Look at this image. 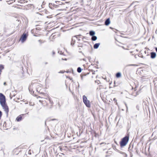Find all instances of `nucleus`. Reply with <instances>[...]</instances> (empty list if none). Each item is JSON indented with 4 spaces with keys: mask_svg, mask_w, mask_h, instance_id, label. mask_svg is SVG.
<instances>
[{
    "mask_svg": "<svg viewBox=\"0 0 157 157\" xmlns=\"http://www.w3.org/2000/svg\"><path fill=\"white\" fill-rule=\"evenodd\" d=\"M35 96L36 97L37 99H39V101L43 106L48 109L51 108L52 107L53 102L48 93H45L41 95H35Z\"/></svg>",
    "mask_w": 157,
    "mask_h": 157,
    "instance_id": "obj_1",
    "label": "nucleus"
},
{
    "mask_svg": "<svg viewBox=\"0 0 157 157\" xmlns=\"http://www.w3.org/2000/svg\"><path fill=\"white\" fill-rule=\"evenodd\" d=\"M45 80L46 86L44 88L43 85L37 82H35L32 84L29 87V89L30 91L32 92L33 90V88H35L37 92H38L39 93V95H43L46 93H47L45 89H47L49 87V85H47V78Z\"/></svg>",
    "mask_w": 157,
    "mask_h": 157,
    "instance_id": "obj_2",
    "label": "nucleus"
},
{
    "mask_svg": "<svg viewBox=\"0 0 157 157\" xmlns=\"http://www.w3.org/2000/svg\"><path fill=\"white\" fill-rule=\"evenodd\" d=\"M138 87V85H135V87L132 86L130 91L131 94L135 97L138 95L140 93L141 91V89L139 88Z\"/></svg>",
    "mask_w": 157,
    "mask_h": 157,
    "instance_id": "obj_3",
    "label": "nucleus"
},
{
    "mask_svg": "<svg viewBox=\"0 0 157 157\" xmlns=\"http://www.w3.org/2000/svg\"><path fill=\"white\" fill-rule=\"evenodd\" d=\"M129 139V136L127 135L121 139L119 144L121 147H123L125 146L128 143Z\"/></svg>",
    "mask_w": 157,
    "mask_h": 157,
    "instance_id": "obj_4",
    "label": "nucleus"
},
{
    "mask_svg": "<svg viewBox=\"0 0 157 157\" xmlns=\"http://www.w3.org/2000/svg\"><path fill=\"white\" fill-rule=\"evenodd\" d=\"M83 102L86 105L88 108L90 107V101L87 100V97L85 96H83Z\"/></svg>",
    "mask_w": 157,
    "mask_h": 157,
    "instance_id": "obj_5",
    "label": "nucleus"
},
{
    "mask_svg": "<svg viewBox=\"0 0 157 157\" xmlns=\"http://www.w3.org/2000/svg\"><path fill=\"white\" fill-rule=\"evenodd\" d=\"M0 103L1 105L6 104L5 96L2 94L0 93Z\"/></svg>",
    "mask_w": 157,
    "mask_h": 157,
    "instance_id": "obj_6",
    "label": "nucleus"
},
{
    "mask_svg": "<svg viewBox=\"0 0 157 157\" xmlns=\"http://www.w3.org/2000/svg\"><path fill=\"white\" fill-rule=\"evenodd\" d=\"M28 36V34L27 33H24L20 38V40L21 41V42L23 43L26 40Z\"/></svg>",
    "mask_w": 157,
    "mask_h": 157,
    "instance_id": "obj_7",
    "label": "nucleus"
},
{
    "mask_svg": "<svg viewBox=\"0 0 157 157\" xmlns=\"http://www.w3.org/2000/svg\"><path fill=\"white\" fill-rule=\"evenodd\" d=\"M10 122L9 121H5L3 124V126L5 129H8L10 127Z\"/></svg>",
    "mask_w": 157,
    "mask_h": 157,
    "instance_id": "obj_8",
    "label": "nucleus"
},
{
    "mask_svg": "<svg viewBox=\"0 0 157 157\" xmlns=\"http://www.w3.org/2000/svg\"><path fill=\"white\" fill-rule=\"evenodd\" d=\"M18 75L21 78H22L25 76L24 72L23 71V68H20L18 72Z\"/></svg>",
    "mask_w": 157,
    "mask_h": 157,
    "instance_id": "obj_9",
    "label": "nucleus"
},
{
    "mask_svg": "<svg viewBox=\"0 0 157 157\" xmlns=\"http://www.w3.org/2000/svg\"><path fill=\"white\" fill-rule=\"evenodd\" d=\"M1 105L3 107V109H4V110L6 113L7 115H8L9 112V109L8 107L6 104Z\"/></svg>",
    "mask_w": 157,
    "mask_h": 157,
    "instance_id": "obj_10",
    "label": "nucleus"
},
{
    "mask_svg": "<svg viewBox=\"0 0 157 157\" xmlns=\"http://www.w3.org/2000/svg\"><path fill=\"white\" fill-rule=\"evenodd\" d=\"M49 6L51 9H53L55 8H58L60 6L57 5V4H52V3H50L49 4Z\"/></svg>",
    "mask_w": 157,
    "mask_h": 157,
    "instance_id": "obj_11",
    "label": "nucleus"
},
{
    "mask_svg": "<svg viewBox=\"0 0 157 157\" xmlns=\"http://www.w3.org/2000/svg\"><path fill=\"white\" fill-rule=\"evenodd\" d=\"M78 36H75L73 37L72 39V41L71 42V44L72 45H74L76 43V40H78Z\"/></svg>",
    "mask_w": 157,
    "mask_h": 157,
    "instance_id": "obj_12",
    "label": "nucleus"
},
{
    "mask_svg": "<svg viewBox=\"0 0 157 157\" xmlns=\"http://www.w3.org/2000/svg\"><path fill=\"white\" fill-rule=\"evenodd\" d=\"M23 114H21L18 116L16 118V121L19 122L21 121L23 118Z\"/></svg>",
    "mask_w": 157,
    "mask_h": 157,
    "instance_id": "obj_13",
    "label": "nucleus"
},
{
    "mask_svg": "<svg viewBox=\"0 0 157 157\" xmlns=\"http://www.w3.org/2000/svg\"><path fill=\"white\" fill-rule=\"evenodd\" d=\"M56 37V35H55L54 34H52L49 37V39L51 41H53Z\"/></svg>",
    "mask_w": 157,
    "mask_h": 157,
    "instance_id": "obj_14",
    "label": "nucleus"
},
{
    "mask_svg": "<svg viewBox=\"0 0 157 157\" xmlns=\"http://www.w3.org/2000/svg\"><path fill=\"white\" fill-rule=\"evenodd\" d=\"M31 6V5L30 4H28V5H26L24 6V8L22 9H28L29 8H30Z\"/></svg>",
    "mask_w": 157,
    "mask_h": 157,
    "instance_id": "obj_15",
    "label": "nucleus"
},
{
    "mask_svg": "<svg viewBox=\"0 0 157 157\" xmlns=\"http://www.w3.org/2000/svg\"><path fill=\"white\" fill-rule=\"evenodd\" d=\"M17 1L20 4H24L28 2L27 1L25 0H18Z\"/></svg>",
    "mask_w": 157,
    "mask_h": 157,
    "instance_id": "obj_16",
    "label": "nucleus"
},
{
    "mask_svg": "<svg viewBox=\"0 0 157 157\" xmlns=\"http://www.w3.org/2000/svg\"><path fill=\"white\" fill-rule=\"evenodd\" d=\"M156 54L155 52H152L151 53V57L152 59H154L155 57Z\"/></svg>",
    "mask_w": 157,
    "mask_h": 157,
    "instance_id": "obj_17",
    "label": "nucleus"
},
{
    "mask_svg": "<svg viewBox=\"0 0 157 157\" xmlns=\"http://www.w3.org/2000/svg\"><path fill=\"white\" fill-rule=\"evenodd\" d=\"M110 23V21L109 18L107 19L105 22V25H108Z\"/></svg>",
    "mask_w": 157,
    "mask_h": 157,
    "instance_id": "obj_18",
    "label": "nucleus"
},
{
    "mask_svg": "<svg viewBox=\"0 0 157 157\" xmlns=\"http://www.w3.org/2000/svg\"><path fill=\"white\" fill-rule=\"evenodd\" d=\"M100 44L99 43L95 44L94 45V49H97V48L99 46Z\"/></svg>",
    "mask_w": 157,
    "mask_h": 157,
    "instance_id": "obj_19",
    "label": "nucleus"
},
{
    "mask_svg": "<svg viewBox=\"0 0 157 157\" xmlns=\"http://www.w3.org/2000/svg\"><path fill=\"white\" fill-rule=\"evenodd\" d=\"M116 76L117 78H119L121 77V74L120 73L118 72L116 74Z\"/></svg>",
    "mask_w": 157,
    "mask_h": 157,
    "instance_id": "obj_20",
    "label": "nucleus"
},
{
    "mask_svg": "<svg viewBox=\"0 0 157 157\" xmlns=\"http://www.w3.org/2000/svg\"><path fill=\"white\" fill-rule=\"evenodd\" d=\"M90 35L91 36H93L95 34V32L92 31H90Z\"/></svg>",
    "mask_w": 157,
    "mask_h": 157,
    "instance_id": "obj_21",
    "label": "nucleus"
},
{
    "mask_svg": "<svg viewBox=\"0 0 157 157\" xmlns=\"http://www.w3.org/2000/svg\"><path fill=\"white\" fill-rule=\"evenodd\" d=\"M97 39V37L95 36H93L91 38V40L93 41L96 40Z\"/></svg>",
    "mask_w": 157,
    "mask_h": 157,
    "instance_id": "obj_22",
    "label": "nucleus"
},
{
    "mask_svg": "<svg viewBox=\"0 0 157 157\" xmlns=\"http://www.w3.org/2000/svg\"><path fill=\"white\" fill-rule=\"evenodd\" d=\"M77 71L78 73H80L82 71V69L80 67L78 68Z\"/></svg>",
    "mask_w": 157,
    "mask_h": 157,
    "instance_id": "obj_23",
    "label": "nucleus"
},
{
    "mask_svg": "<svg viewBox=\"0 0 157 157\" xmlns=\"http://www.w3.org/2000/svg\"><path fill=\"white\" fill-rule=\"evenodd\" d=\"M56 3L57 4V5H59L60 6H62V3H60V2H56Z\"/></svg>",
    "mask_w": 157,
    "mask_h": 157,
    "instance_id": "obj_24",
    "label": "nucleus"
},
{
    "mask_svg": "<svg viewBox=\"0 0 157 157\" xmlns=\"http://www.w3.org/2000/svg\"><path fill=\"white\" fill-rule=\"evenodd\" d=\"M92 74H93V75L92 76V78H93V77H96L97 76L96 75H95V72L94 71V72H92Z\"/></svg>",
    "mask_w": 157,
    "mask_h": 157,
    "instance_id": "obj_25",
    "label": "nucleus"
},
{
    "mask_svg": "<svg viewBox=\"0 0 157 157\" xmlns=\"http://www.w3.org/2000/svg\"><path fill=\"white\" fill-rule=\"evenodd\" d=\"M67 59L66 58H62L61 59H59V61H60L61 60H67Z\"/></svg>",
    "mask_w": 157,
    "mask_h": 157,
    "instance_id": "obj_26",
    "label": "nucleus"
},
{
    "mask_svg": "<svg viewBox=\"0 0 157 157\" xmlns=\"http://www.w3.org/2000/svg\"><path fill=\"white\" fill-rule=\"evenodd\" d=\"M2 115V112L0 111V120L1 119Z\"/></svg>",
    "mask_w": 157,
    "mask_h": 157,
    "instance_id": "obj_27",
    "label": "nucleus"
},
{
    "mask_svg": "<svg viewBox=\"0 0 157 157\" xmlns=\"http://www.w3.org/2000/svg\"><path fill=\"white\" fill-rule=\"evenodd\" d=\"M67 78H68V79H70V80H72V78H70L69 77H67Z\"/></svg>",
    "mask_w": 157,
    "mask_h": 157,
    "instance_id": "obj_28",
    "label": "nucleus"
},
{
    "mask_svg": "<svg viewBox=\"0 0 157 157\" xmlns=\"http://www.w3.org/2000/svg\"><path fill=\"white\" fill-rule=\"evenodd\" d=\"M79 46L80 47H82L83 45L82 44H79Z\"/></svg>",
    "mask_w": 157,
    "mask_h": 157,
    "instance_id": "obj_29",
    "label": "nucleus"
},
{
    "mask_svg": "<svg viewBox=\"0 0 157 157\" xmlns=\"http://www.w3.org/2000/svg\"><path fill=\"white\" fill-rule=\"evenodd\" d=\"M64 9V8H61L60 9H59V10H63Z\"/></svg>",
    "mask_w": 157,
    "mask_h": 157,
    "instance_id": "obj_30",
    "label": "nucleus"
},
{
    "mask_svg": "<svg viewBox=\"0 0 157 157\" xmlns=\"http://www.w3.org/2000/svg\"><path fill=\"white\" fill-rule=\"evenodd\" d=\"M64 72L63 71H60V72L61 73H63Z\"/></svg>",
    "mask_w": 157,
    "mask_h": 157,
    "instance_id": "obj_31",
    "label": "nucleus"
},
{
    "mask_svg": "<svg viewBox=\"0 0 157 157\" xmlns=\"http://www.w3.org/2000/svg\"><path fill=\"white\" fill-rule=\"evenodd\" d=\"M6 82H4V85H5H5H6Z\"/></svg>",
    "mask_w": 157,
    "mask_h": 157,
    "instance_id": "obj_32",
    "label": "nucleus"
},
{
    "mask_svg": "<svg viewBox=\"0 0 157 157\" xmlns=\"http://www.w3.org/2000/svg\"><path fill=\"white\" fill-rule=\"evenodd\" d=\"M99 82V80H98V81H95V82Z\"/></svg>",
    "mask_w": 157,
    "mask_h": 157,
    "instance_id": "obj_33",
    "label": "nucleus"
},
{
    "mask_svg": "<svg viewBox=\"0 0 157 157\" xmlns=\"http://www.w3.org/2000/svg\"><path fill=\"white\" fill-rule=\"evenodd\" d=\"M99 87H100V86H102V85H99ZM100 88H100V87L99 88V89Z\"/></svg>",
    "mask_w": 157,
    "mask_h": 157,
    "instance_id": "obj_34",
    "label": "nucleus"
},
{
    "mask_svg": "<svg viewBox=\"0 0 157 157\" xmlns=\"http://www.w3.org/2000/svg\"><path fill=\"white\" fill-rule=\"evenodd\" d=\"M155 50L156 52H157V48H155Z\"/></svg>",
    "mask_w": 157,
    "mask_h": 157,
    "instance_id": "obj_35",
    "label": "nucleus"
},
{
    "mask_svg": "<svg viewBox=\"0 0 157 157\" xmlns=\"http://www.w3.org/2000/svg\"><path fill=\"white\" fill-rule=\"evenodd\" d=\"M39 41L40 42V40H39ZM44 42V41H42V42Z\"/></svg>",
    "mask_w": 157,
    "mask_h": 157,
    "instance_id": "obj_36",
    "label": "nucleus"
},
{
    "mask_svg": "<svg viewBox=\"0 0 157 157\" xmlns=\"http://www.w3.org/2000/svg\"><path fill=\"white\" fill-rule=\"evenodd\" d=\"M18 5H19V6H21V5H20V4H18Z\"/></svg>",
    "mask_w": 157,
    "mask_h": 157,
    "instance_id": "obj_37",
    "label": "nucleus"
},
{
    "mask_svg": "<svg viewBox=\"0 0 157 157\" xmlns=\"http://www.w3.org/2000/svg\"><path fill=\"white\" fill-rule=\"evenodd\" d=\"M48 17V18H50L51 17Z\"/></svg>",
    "mask_w": 157,
    "mask_h": 157,
    "instance_id": "obj_38",
    "label": "nucleus"
},
{
    "mask_svg": "<svg viewBox=\"0 0 157 157\" xmlns=\"http://www.w3.org/2000/svg\"><path fill=\"white\" fill-rule=\"evenodd\" d=\"M47 63H45V64H47Z\"/></svg>",
    "mask_w": 157,
    "mask_h": 157,
    "instance_id": "obj_39",
    "label": "nucleus"
}]
</instances>
